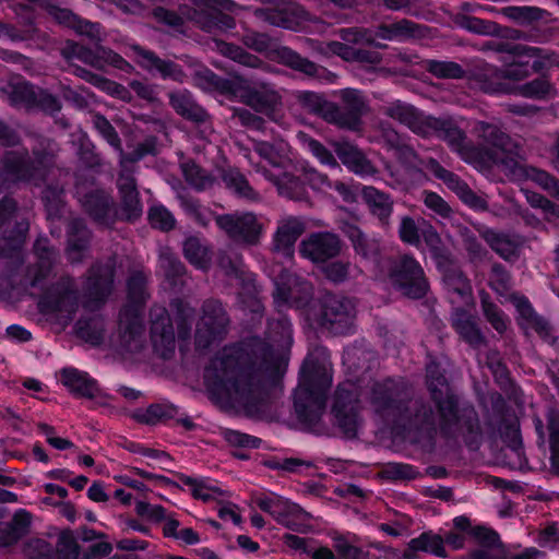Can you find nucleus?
<instances>
[{"instance_id": "nucleus-1", "label": "nucleus", "mask_w": 559, "mask_h": 559, "mask_svg": "<svg viewBox=\"0 0 559 559\" xmlns=\"http://www.w3.org/2000/svg\"><path fill=\"white\" fill-rule=\"evenodd\" d=\"M288 318L278 312L269 321L267 342L248 337L217 352L204 368V384L222 405L249 417L267 412L269 386L274 380L282 353L292 345Z\"/></svg>"}, {"instance_id": "nucleus-2", "label": "nucleus", "mask_w": 559, "mask_h": 559, "mask_svg": "<svg viewBox=\"0 0 559 559\" xmlns=\"http://www.w3.org/2000/svg\"><path fill=\"white\" fill-rule=\"evenodd\" d=\"M367 399L371 408L386 421L399 423L407 419L409 428L431 435L437 431V420L431 406L421 402H414V414L405 415L406 404L411 400L407 385L401 380L386 379L374 382Z\"/></svg>"}, {"instance_id": "nucleus-3", "label": "nucleus", "mask_w": 559, "mask_h": 559, "mask_svg": "<svg viewBox=\"0 0 559 559\" xmlns=\"http://www.w3.org/2000/svg\"><path fill=\"white\" fill-rule=\"evenodd\" d=\"M381 114L407 127L423 136H436L468 160L472 151L465 133L448 117H433L400 99L391 100L380 107Z\"/></svg>"}, {"instance_id": "nucleus-4", "label": "nucleus", "mask_w": 559, "mask_h": 559, "mask_svg": "<svg viewBox=\"0 0 559 559\" xmlns=\"http://www.w3.org/2000/svg\"><path fill=\"white\" fill-rule=\"evenodd\" d=\"M427 384L438 408L437 429L445 436L467 433L466 442L472 443L480 435L477 414L473 407L459 409L456 397L450 393L447 380L439 366L431 361L427 365Z\"/></svg>"}, {"instance_id": "nucleus-5", "label": "nucleus", "mask_w": 559, "mask_h": 559, "mask_svg": "<svg viewBox=\"0 0 559 559\" xmlns=\"http://www.w3.org/2000/svg\"><path fill=\"white\" fill-rule=\"evenodd\" d=\"M332 383L326 350L317 348L305 359L300 382L295 391V411L307 423H316L325 408L326 392Z\"/></svg>"}, {"instance_id": "nucleus-6", "label": "nucleus", "mask_w": 559, "mask_h": 559, "mask_svg": "<svg viewBox=\"0 0 559 559\" xmlns=\"http://www.w3.org/2000/svg\"><path fill=\"white\" fill-rule=\"evenodd\" d=\"M34 160L27 151H10L2 158L0 182L2 188L12 183L27 182L40 186L55 173V145L50 141L40 142V147L33 148Z\"/></svg>"}, {"instance_id": "nucleus-7", "label": "nucleus", "mask_w": 559, "mask_h": 559, "mask_svg": "<svg viewBox=\"0 0 559 559\" xmlns=\"http://www.w3.org/2000/svg\"><path fill=\"white\" fill-rule=\"evenodd\" d=\"M476 132L487 145L486 155L492 165L512 175L520 174L524 159L520 145L495 124L478 122Z\"/></svg>"}, {"instance_id": "nucleus-8", "label": "nucleus", "mask_w": 559, "mask_h": 559, "mask_svg": "<svg viewBox=\"0 0 559 559\" xmlns=\"http://www.w3.org/2000/svg\"><path fill=\"white\" fill-rule=\"evenodd\" d=\"M388 278L403 295L423 298L429 284L420 263L411 254H400L389 260Z\"/></svg>"}, {"instance_id": "nucleus-9", "label": "nucleus", "mask_w": 559, "mask_h": 559, "mask_svg": "<svg viewBox=\"0 0 559 559\" xmlns=\"http://www.w3.org/2000/svg\"><path fill=\"white\" fill-rule=\"evenodd\" d=\"M241 41L249 49L276 58L283 64L309 76H314L319 72V67L314 62L302 58L288 47L278 46L277 41L267 34L247 29L241 37Z\"/></svg>"}, {"instance_id": "nucleus-10", "label": "nucleus", "mask_w": 559, "mask_h": 559, "mask_svg": "<svg viewBox=\"0 0 559 559\" xmlns=\"http://www.w3.org/2000/svg\"><path fill=\"white\" fill-rule=\"evenodd\" d=\"M215 223L229 239L246 247L258 246L265 230L261 218L249 211L217 215Z\"/></svg>"}, {"instance_id": "nucleus-11", "label": "nucleus", "mask_w": 559, "mask_h": 559, "mask_svg": "<svg viewBox=\"0 0 559 559\" xmlns=\"http://www.w3.org/2000/svg\"><path fill=\"white\" fill-rule=\"evenodd\" d=\"M340 104L332 103L325 112V121L340 128L356 131L361 124V117L369 110L368 100L362 92L344 88L338 92Z\"/></svg>"}, {"instance_id": "nucleus-12", "label": "nucleus", "mask_w": 559, "mask_h": 559, "mask_svg": "<svg viewBox=\"0 0 559 559\" xmlns=\"http://www.w3.org/2000/svg\"><path fill=\"white\" fill-rule=\"evenodd\" d=\"M229 318L222 302L207 299L202 305V314L197 323L195 346L207 348L221 342L228 333Z\"/></svg>"}, {"instance_id": "nucleus-13", "label": "nucleus", "mask_w": 559, "mask_h": 559, "mask_svg": "<svg viewBox=\"0 0 559 559\" xmlns=\"http://www.w3.org/2000/svg\"><path fill=\"white\" fill-rule=\"evenodd\" d=\"M246 84L241 94L242 102L255 111L265 115L273 122L285 127L282 96L274 86L261 81H250Z\"/></svg>"}, {"instance_id": "nucleus-14", "label": "nucleus", "mask_w": 559, "mask_h": 559, "mask_svg": "<svg viewBox=\"0 0 559 559\" xmlns=\"http://www.w3.org/2000/svg\"><path fill=\"white\" fill-rule=\"evenodd\" d=\"M255 503L262 511L271 514L289 530L306 533L310 528V513L281 496L275 493L260 496L255 498Z\"/></svg>"}, {"instance_id": "nucleus-15", "label": "nucleus", "mask_w": 559, "mask_h": 559, "mask_svg": "<svg viewBox=\"0 0 559 559\" xmlns=\"http://www.w3.org/2000/svg\"><path fill=\"white\" fill-rule=\"evenodd\" d=\"M355 313V305L349 298L328 295L322 300L320 322L335 334H346L352 330Z\"/></svg>"}, {"instance_id": "nucleus-16", "label": "nucleus", "mask_w": 559, "mask_h": 559, "mask_svg": "<svg viewBox=\"0 0 559 559\" xmlns=\"http://www.w3.org/2000/svg\"><path fill=\"white\" fill-rule=\"evenodd\" d=\"M274 284L275 290L273 297L277 307L289 306L301 308L306 306L312 297V285L308 281L289 272H282Z\"/></svg>"}, {"instance_id": "nucleus-17", "label": "nucleus", "mask_w": 559, "mask_h": 559, "mask_svg": "<svg viewBox=\"0 0 559 559\" xmlns=\"http://www.w3.org/2000/svg\"><path fill=\"white\" fill-rule=\"evenodd\" d=\"M336 423L344 433L355 437L360 424L356 388L352 383L340 385L333 405Z\"/></svg>"}, {"instance_id": "nucleus-18", "label": "nucleus", "mask_w": 559, "mask_h": 559, "mask_svg": "<svg viewBox=\"0 0 559 559\" xmlns=\"http://www.w3.org/2000/svg\"><path fill=\"white\" fill-rule=\"evenodd\" d=\"M134 163H127L123 158L121 170L117 180V187L120 194L119 219L135 221L142 215L143 207L139 198L136 182L133 177Z\"/></svg>"}, {"instance_id": "nucleus-19", "label": "nucleus", "mask_w": 559, "mask_h": 559, "mask_svg": "<svg viewBox=\"0 0 559 559\" xmlns=\"http://www.w3.org/2000/svg\"><path fill=\"white\" fill-rule=\"evenodd\" d=\"M151 342L154 350L162 358L171 357L176 348V335L168 311L155 306L151 309Z\"/></svg>"}, {"instance_id": "nucleus-20", "label": "nucleus", "mask_w": 559, "mask_h": 559, "mask_svg": "<svg viewBox=\"0 0 559 559\" xmlns=\"http://www.w3.org/2000/svg\"><path fill=\"white\" fill-rule=\"evenodd\" d=\"M118 345L122 352L134 354L145 345L142 313L138 308H123L119 316Z\"/></svg>"}, {"instance_id": "nucleus-21", "label": "nucleus", "mask_w": 559, "mask_h": 559, "mask_svg": "<svg viewBox=\"0 0 559 559\" xmlns=\"http://www.w3.org/2000/svg\"><path fill=\"white\" fill-rule=\"evenodd\" d=\"M79 200L84 211L98 225L109 227L119 219V211L112 197L100 189H95L81 194Z\"/></svg>"}, {"instance_id": "nucleus-22", "label": "nucleus", "mask_w": 559, "mask_h": 559, "mask_svg": "<svg viewBox=\"0 0 559 559\" xmlns=\"http://www.w3.org/2000/svg\"><path fill=\"white\" fill-rule=\"evenodd\" d=\"M44 304L50 312L59 316L61 323L68 325L78 309V293L70 278L62 280L49 292Z\"/></svg>"}, {"instance_id": "nucleus-23", "label": "nucleus", "mask_w": 559, "mask_h": 559, "mask_svg": "<svg viewBox=\"0 0 559 559\" xmlns=\"http://www.w3.org/2000/svg\"><path fill=\"white\" fill-rule=\"evenodd\" d=\"M341 245V239L336 234L312 233L300 242L299 252L313 262H325L340 253Z\"/></svg>"}, {"instance_id": "nucleus-24", "label": "nucleus", "mask_w": 559, "mask_h": 559, "mask_svg": "<svg viewBox=\"0 0 559 559\" xmlns=\"http://www.w3.org/2000/svg\"><path fill=\"white\" fill-rule=\"evenodd\" d=\"M112 282L114 266L111 263L93 266L86 282L84 306L91 309L98 308L111 293Z\"/></svg>"}, {"instance_id": "nucleus-25", "label": "nucleus", "mask_w": 559, "mask_h": 559, "mask_svg": "<svg viewBox=\"0 0 559 559\" xmlns=\"http://www.w3.org/2000/svg\"><path fill=\"white\" fill-rule=\"evenodd\" d=\"M306 229L305 222L298 216L286 215L277 221L276 229L272 236V251L292 257L294 246Z\"/></svg>"}, {"instance_id": "nucleus-26", "label": "nucleus", "mask_w": 559, "mask_h": 559, "mask_svg": "<svg viewBox=\"0 0 559 559\" xmlns=\"http://www.w3.org/2000/svg\"><path fill=\"white\" fill-rule=\"evenodd\" d=\"M131 49L135 53L138 64L150 73H157L164 80L169 79L176 82H183L186 80V73L179 64L162 59L155 52L144 49L139 45H132Z\"/></svg>"}, {"instance_id": "nucleus-27", "label": "nucleus", "mask_w": 559, "mask_h": 559, "mask_svg": "<svg viewBox=\"0 0 559 559\" xmlns=\"http://www.w3.org/2000/svg\"><path fill=\"white\" fill-rule=\"evenodd\" d=\"M533 423L539 444L549 443L551 465L559 474V411L549 408L545 421L534 417Z\"/></svg>"}, {"instance_id": "nucleus-28", "label": "nucleus", "mask_w": 559, "mask_h": 559, "mask_svg": "<svg viewBox=\"0 0 559 559\" xmlns=\"http://www.w3.org/2000/svg\"><path fill=\"white\" fill-rule=\"evenodd\" d=\"M332 146L342 164L352 173L360 177L374 176L378 173L377 167L358 146L341 141L333 142Z\"/></svg>"}, {"instance_id": "nucleus-29", "label": "nucleus", "mask_w": 559, "mask_h": 559, "mask_svg": "<svg viewBox=\"0 0 559 559\" xmlns=\"http://www.w3.org/2000/svg\"><path fill=\"white\" fill-rule=\"evenodd\" d=\"M479 234L486 243L502 259L510 261L519 257L523 245V239L519 235L488 227L481 228Z\"/></svg>"}, {"instance_id": "nucleus-30", "label": "nucleus", "mask_w": 559, "mask_h": 559, "mask_svg": "<svg viewBox=\"0 0 559 559\" xmlns=\"http://www.w3.org/2000/svg\"><path fill=\"white\" fill-rule=\"evenodd\" d=\"M342 231L350 241L357 255L371 263H378L381 254L380 240L364 233L357 225L345 223Z\"/></svg>"}, {"instance_id": "nucleus-31", "label": "nucleus", "mask_w": 559, "mask_h": 559, "mask_svg": "<svg viewBox=\"0 0 559 559\" xmlns=\"http://www.w3.org/2000/svg\"><path fill=\"white\" fill-rule=\"evenodd\" d=\"M467 79L485 93H511V84L504 82L502 71L487 63L475 67Z\"/></svg>"}, {"instance_id": "nucleus-32", "label": "nucleus", "mask_w": 559, "mask_h": 559, "mask_svg": "<svg viewBox=\"0 0 559 559\" xmlns=\"http://www.w3.org/2000/svg\"><path fill=\"white\" fill-rule=\"evenodd\" d=\"M443 269V283L449 294L450 301L457 305L473 302L472 286L463 272L456 267L441 266Z\"/></svg>"}, {"instance_id": "nucleus-33", "label": "nucleus", "mask_w": 559, "mask_h": 559, "mask_svg": "<svg viewBox=\"0 0 559 559\" xmlns=\"http://www.w3.org/2000/svg\"><path fill=\"white\" fill-rule=\"evenodd\" d=\"M217 265L225 276L236 281L237 285L246 289L253 286L255 275L247 270L241 254L221 251L217 257Z\"/></svg>"}, {"instance_id": "nucleus-34", "label": "nucleus", "mask_w": 559, "mask_h": 559, "mask_svg": "<svg viewBox=\"0 0 559 559\" xmlns=\"http://www.w3.org/2000/svg\"><path fill=\"white\" fill-rule=\"evenodd\" d=\"M92 123L97 132L106 140V142L112 146L120 154V163L124 158L127 163L136 162L142 158L144 155L152 152L151 146H146V144H141L138 146L132 157L127 156L123 153L121 140L119 134L112 127V124L102 115L94 114L92 116Z\"/></svg>"}, {"instance_id": "nucleus-35", "label": "nucleus", "mask_w": 559, "mask_h": 559, "mask_svg": "<svg viewBox=\"0 0 559 559\" xmlns=\"http://www.w3.org/2000/svg\"><path fill=\"white\" fill-rule=\"evenodd\" d=\"M34 253L37 262L27 271V277L31 286H36L41 280L46 278L57 260V252L49 246L47 239L36 240L34 245Z\"/></svg>"}, {"instance_id": "nucleus-36", "label": "nucleus", "mask_w": 559, "mask_h": 559, "mask_svg": "<svg viewBox=\"0 0 559 559\" xmlns=\"http://www.w3.org/2000/svg\"><path fill=\"white\" fill-rule=\"evenodd\" d=\"M90 237V231L83 219L73 218L69 222L67 255L71 263H78L84 259Z\"/></svg>"}, {"instance_id": "nucleus-37", "label": "nucleus", "mask_w": 559, "mask_h": 559, "mask_svg": "<svg viewBox=\"0 0 559 559\" xmlns=\"http://www.w3.org/2000/svg\"><path fill=\"white\" fill-rule=\"evenodd\" d=\"M257 171L262 173L267 180L273 182L281 195L295 201L307 199L306 187L298 177L288 173L273 174L259 165H257Z\"/></svg>"}, {"instance_id": "nucleus-38", "label": "nucleus", "mask_w": 559, "mask_h": 559, "mask_svg": "<svg viewBox=\"0 0 559 559\" xmlns=\"http://www.w3.org/2000/svg\"><path fill=\"white\" fill-rule=\"evenodd\" d=\"M79 52L80 61L99 70H103L106 66H112L119 70L131 68L129 62L120 55L103 46H96L95 49L82 46Z\"/></svg>"}, {"instance_id": "nucleus-39", "label": "nucleus", "mask_w": 559, "mask_h": 559, "mask_svg": "<svg viewBox=\"0 0 559 559\" xmlns=\"http://www.w3.org/2000/svg\"><path fill=\"white\" fill-rule=\"evenodd\" d=\"M61 382L69 391L78 396L94 399L99 394V388L86 372L75 368L61 370Z\"/></svg>"}, {"instance_id": "nucleus-40", "label": "nucleus", "mask_w": 559, "mask_h": 559, "mask_svg": "<svg viewBox=\"0 0 559 559\" xmlns=\"http://www.w3.org/2000/svg\"><path fill=\"white\" fill-rule=\"evenodd\" d=\"M32 515L24 509L17 510L9 522L0 523V547L16 544L31 528Z\"/></svg>"}, {"instance_id": "nucleus-41", "label": "nucleus", "mask_w": 559, "mask_h": 559, "mask_svg": "<svg viewBox=\"0 0 559 559\" xmlns=\"http://www.w3.org/2000/svg\"><path fill=\"white\" fill-rule=\"evenodd\" d=\"M373 33L374 39L405 41L424 36V27L409 20H401L391 24H381Z\"/></svg>"}, {"instance_id": "nucleus-42", "label": "nucleus", "mask_w": 559, "mask_h": 559, "mask_svg": "<svg viewBox=\"0 0 559 559\" xmlns=\"http://www.w3.org/2000/svg\"><path fill=\"white\" fill-rule=\"evenodd\" d=\"M360 195L370 213L382 224H388L393 212L392 198L372 186H364Z\"/></svg>"}, {"instance_id": "nucleus-43", "label": "nucleus", "mask_w": 559, "mask_h": 559, "mask_svg": "<svg viewBox=\"0 0 559 559\" xmlns=\"http://www.w3.org/2000/svg\"><path fill=\"white\" fill-rule=\"evenodd\" d=\"M452 326L460 336L474 348H479L485 344V337L481 334L475 319L465 310L457 307L452 313Z\"/></svg>"}, {"instance_id": "nucleus-44", "label": "nucleus", "mask_w": 559, "mask_h": 559, "mask_svg": "<svg viewBox=\"0 0 559 559\" xmlns=\"http://www.w3.org/2000/svg\"><path fill=\"white\" fill-rule=\"evenodd\" d=\"M222 180L226 188L230 190L236 197L243 199L248 202H258L261 195L257 192L246 176L237 168H228L223 171Z\"/></svg>"}, {"instance_id": "nucleus-45", "label": "nucleus", "mask_w": 559, "mask_h": 559, "mask_svg": "<svg viewBox=\"0 0 559 559\" xmlns=\"http://www.w3.org/2000/svg\"><path fill=\"white\" fill-rule=\"evenodd\" d=\"M169 102L175 111L183 118L201 122L207 117L206 111L194 102L188 91L170 93Z\"/></svg>"}, {"instance_id": "nucleus-46", "label": "nucleus", "mask_w": 559, "mask_h": 559, "mask_svg": "<svg viewBox=\"0 0 559 559\" xmlns=\"http://www.w3.org/2000/svg\"><path fill=\"white\" fill-rule=\"evenodd\" d=\"M56 19L60 23L74 29L78 34L84 35L93 41H99L102 39L100 25L98 23L84 20L68 9H59L56 12Z\"/></svg>"}, {"instance_id": "nucleus-47", "label": "nucleus", "mask_w": 559, "mask_h": 559, "mask_svg": "<svg viewBox=\"0 0 559 559\" xmlns=\"http://www.w3.org/2000/svg\"><path fill=\"white\" fill-rule=\"evenodd\" d=\"M37 88L21 79L13 80L4 88L9 103L15 107L34 108Z\"/></svg>"}, {"instance_id": "nucleus-48", "label": "nucleus", "mask_w": 559, "mask_h": 559, "mask_svg": "<svg viewBox=\"0 0 559 559\" xmlns=\"http://www.w3.org/2000/svg\"><path fill=\"white\" fill-rule=\"evenodd\" d=\"M181 173L187 183L197 191H205L214 186L216 178L193 160H183L180 164Z\"/></svg>"}, {"instance_id": "nucleus-49", "label": "nucleus", "mask_w": 559, "mask_h": 559, "mask_svg": "<svg viewBox=\"0 0 559 559\" xmlns=\"http://www.w3.org/2000/svg\"><path fill=\"white\" fill-rule=\"evenodd\" d=\"M408 550L424 551L440 558L448 557L443 536L432 531L424 532L419 536L412 538L408 543Z\"/></svg>"}, {"instance_id": "nucleus-50", "label": "nucleus", "mask_w": 559, "mask_h": 559, "mask_svg": "<svg viewBox=\"0 0 559 559\" xmlns=\"http://www.w3.org/2000/svg\"><path fill=\"white\" fill-rule=\"evenodd\" d=\"M75 333L83 341L92 345H98L104 340V319L98 314L83 317L75 324Z\"/></svg>"}, {"instance_id": "nucleus-51", "label": "nucleus", "mask_w": 559, "mask_h": 559, "mask_svg": "<svg viewBox=\"0 0 559 559\" xmlns=\"http://www.w3.org/2000/svg\"><path fill=\"white\" fill-rule=\"evenodd\" d=\"M178 415H180V412L177 406L170 403L163 402L152 404L145 409L138 411L134 414V417L140 423L147 425H156L160 421L175 419Z\"/></svg>"}, {"instance_id": "nucleus-52", "label": "nucleus", "mask_w": 559, "mask_h": 559, "mask_svg": "<svg viewBox=\"0 0 559 559\" xmlns=\"http://www.w3.org/2000/svg\"><path fill=\"white\" fill-rule=\"evenodd\" d=\"M444 185L469 207L475 210L487 209V201L474 192L469 186L457 175L452 173L451 176L445 180Z\"/></svg>"}, {"instance_id": "nucleus-53", "label": "nucleus", "mask_w": 559, "mask_h": 559, "mask_svg": "<svg viewBox=\"0 0 559 559\" xmlns=\"http://www.w3.org/2000/svg\"><path fill=\"white\" fill-rule=\"evenodd\" d=\"M444 185L469 207L475 210L487 209V201L474 192L469 186L457 175L452 173L451 176L445 180Z\"/></svg>"}, {"instance_id": "nucleus-54", "label": "nucleus", "mask_w": 559, "mask_h": 559, "mask_svg": "<svg viewBox=\"0 0 559 559\" xmlns=\"http://www.w3.org/2000/svg\"><path fill=\"white\" fill-rule=\"evenodd\" d=\"M28 231V223L21 221L16 224L12 234H4L0 237V257L1 258H20V252Z\"/></svg>"}, {"instance_id": "nucleus-55", "label": "nucleus", "mask_w": 559, "mask_h": 559, "mask_svg": "<svg viewBox=\"0 0 559 559\" xmlns=\"http://www.w3.org/2000/svg\"><path fill=\"white\" fill-rule=\"evenodd\" d=\"M185 258L197 269L207 270L211 265L210 248L197 237H189L183 242Z\"/></svg>"}, {"instance_id": "nucleus-56", "label": "nucleus", "mask_w": 559, "mask_h": 559, "mask_svg": "<svg viewBox=\"0 0 559 559\" xmlns=\"http://www.w3.org/2000/svg\"><path fill=\"white\" fill-rule=\"evenodd\" d=\"M177 199L185 213L200 226H206L212 218V211L191 197L185 189L177 192Z\"/></svg>"}, {"instance_id": "nucleus-57", "label": "nucleus", "mask_w": 559, "mask_h": 559, "mask_svg": "<svg viewBox=\"0 0 559 559\" xmlns=\"http://www.w3.org/2000/svg\"><path fill=\"white\" fill-rule=\"evenodd\" d=\"M421 238L428 247L438 267L451 264V255L448 248L444 246L437 230L430 224L424 225Z\"/></svg>"}, {"instance_id": "nucleus-58", "label": "nucleus", "mask_w": 559, "mask_h": 559, "mask_svg": "<svg viewBox=\"0 0 559 559\" xmlns=\"http://www.w3.org/2000/svg\"><path fill=\"white\" fill-rule=\"evenodd\" d=\"M63 185L48 183L43 191V201L50 221L60 219L64 212Z\"/></svg>"}, {"instance_id": "nucleus-59", "label": "nucleus", "mask_w": 559, "mask_h": 559, "mask_svg": "<svg viewBox=\"0 0 559 559\" xmlns=\"http://www.w3.org/2000/svg\"><path fill=\"white\" fill-rule=\"evenodd\" d=\"M214 48L217 51H219L223 56L228 57L231 60L239 62L240 64L250 68H261L262 66H264V62L260 58L247 52L237 45L225 43L222 40H214Z\"/></svg>"}, {"instance_id": "nucleus-60", "label": "nucleus", "mask_w": 559, "mask_h": 559, "mask_svg": "<svg viewBox=\"0 0 559 559\" xmlns=\"http://www.w3.org/2000/svg\"><path fill=\"white\" fill-rule=\"evenodd\" d=\"M511 93L534 99L550 98L555 94L552 85L545 78H537L523 85L512 87Z\"/></svg>"}, {"instance_id": "nucleus-61", "label": "nucleus", "mask_w": 559, "mask_h": 559, "mask_svg": "<svg viewBox=\"0 0 559 559\" xmlns=\"http://www.w3.org/2000/svg\"><path fill=\"white\" fill-rule=\"evenodd\" d=\"M146 276L142 272H134L128 281V305L123 308H138L141 313V306L146 301Z\"/></svg>"}, {"instance_id": "nucleus-62", "label": "nucleus", "mask_w": 559, "mask_h": 559, "mask_svg": "<svg viewBox=\"0 0 559 559\" xmlns=\"http://www.w3.org/2000/svg\"><path fill=\"white\" fill-rule=\"evenodd\" d=\"M253 147L255 153L273 167H284L287 160L284 143L275 145L270 142L259 141L254 143Z\"/></svg>"}, {"instance_id": "nucleus-63", "label": "nucleus", "mask_w": 559, "mask_h": 559, "mask_svg": "<svg viewBox=\"0 0 559 559\" xmlns=\"http://www.w3.org/2000/svg\"><path fill=\"white\" fill-rule=\"evenodd\" d=\"M429 224L425 219L416 222L409 216H403L399 226V235L403 242L418 247L420 243L424 225Z\"/></svg>"}, {"instance_id": "nucleus-64", "label": "nucleus", "mask_w": 559, "mask_h": 559, "mask_svg": "<svg viewBox=\"0 0 559 559\" xmlns=\"http://www.w3.org/2000/svg\"><path fill=\"white\" fill-rule=\"evenodd\" d=\"M28 559H56L55 547L44 537H31L23 545Z\"/></svg>"}]
</instances>
